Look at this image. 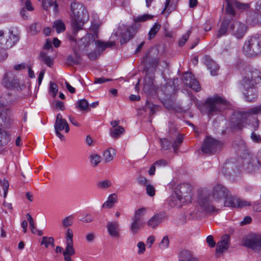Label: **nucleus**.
Here are the masks:
<instances>
[{"instance_id": "nucleus-16", "label": "nucleus", "mask_w": 261, "mask_h": 261, "mask_svg": "<svg viewBox=\"0 0 261 261\" xmlns=\"http://www.w3.org/2000/svg\"><path fill=\"white\" fill-rule=\"evenodd\" d=\"M184 84L187 86L191 88L195 91H199L201 87L199 82L195 79L194 76L191 73L186 72L182 77Z\"/></svg>"}, {"instance_id": "nucleus-11", "label": "nucleus", "mask_w": 261, "mask_h": 261, "mask_svg": "<svg viewBox=\"0 0 261 261\" xmlns=\"http://www.w3.org/2000/svg\"><path fill=\"white\" fill-rule=\"evenodd\" d=\"M221 145L222 144L220 142L208 137L204 140L201 146V151L204 153H213L219 150Z\"/></svg>"}, {"instance_id": "nucleus-49", "label": "nucleus", "mask_w": 261, "mask_h": 261, "mask_svg": "<svg viewBox=\"0 0 261 261\" xmlns=\"http://www.w3.org/2000/svg\"><path fill=\"white\" fill-rule=\"evenodd\" d=\"M97 186L100 189H107L112 186V182L109 179H106L97 182Z\"/></svg>"}, {"instance_id": "nucleus-58", "label": "nucleus", "mask_w": 261, "mask_h": 261, "mask_svg": "<svg viewBox=\"0 0 261 261\" xmlns=\"http://www.w3.org/2000/svg\"><path fill=\"white\" fill-rule=\"evenodd\" d=\"M147 194L151 197L155 195V189L154 187L150 184H147L146 188Z\"/></svg>"}, {"instance_id": "nucleus-40", "label": "nucleus", "mask_w": 261, "mask_h": 261, "mask_svg": "<svg viewBox=\"0 0 261 261\" xmlns=\"http://www.w3.org/2000/svg\"><path fill=\"white\" fill-rule=\"evenodd\" d=\"M89 105L88 101L85 99L79 100L76 103V107L82 111L90 110Z\"/></svg>"}, {"instance_id": "nucleus-37", "label": "nucleus", "mask_w": 261, "mask_h": 261, "mask_svg": "<svg viewBox=\"0 0 261 261\" xmlns=\"http://www.w3.org/2000/svg\"><path fill=\"white\" fill-rule=\"evenodd\" d=\"M124 132V128L121 126H118L116 128L110 129V135L113 138H118Z\"/></svg>"}, {"instance_id": "nucleus-57", "label": "nucleus", "mask_w": 261, "mask_h": 261, "mask_svg": "<svg viewBox=\"0 0 261 261\" xmlns=\"http://www.w3.org/2000/svg\"><path fill=\"white\" fill-rule=\"evenodd\" d=\"M235 6L241 10H248L250 8V4L248 3H241L239 2L234 3Z\"/></svg>"}, {"instance_id": "nucleus-5", "label": "nucleus", "mask_w": 261, "mask_h": 261, "mask_svg": "<svg viewBox=\"0 0 261 261\" xmlns=\"http://www.w3.org/2000/svg\"><path fill=\"white\" fill-rule=\"evenodd\" d=\"M257 84L249 76H244L240 84V89L247 101L254 102L257 98V92L255 85Z\"/></svg>"}, {"instance_id": "nucleus-1", "label": "nucleus", "mask_w": 261, "mask_h": 261, "mask_svg": "<svg viewBox=\"0 0 261 261\" xmlns=\"http://www.w3.org/2000/svg\"><path fill=\"white\" fill-rule=\"evenodd\" d=\"M228 195V190L223 186L218 184L213 188V197L214 201L210 200V196L206 193L199 195L198 203L201 211L205 214H217L220 212L219 207H222L223 200Z\"/></svg>"}, {"instance_id": "nucleus-12", "label": "nucleus", "mask_w": 261, "mask_h": 261, "mask_svg": "<svg viewBox=\"0 0 261 261\" xmlns=\"http://www.w3.org/2000/svg\"><path fill=\"white\" fill-rule=\"evenodd\" d=\"M14 118L11 110L4 108L0 113V127L9 128L13 124Z\"/></svg>"}, {"instance_id": "nucleus-42", "label": "nucleus", "mask_w": 261, "mask_h": 261, "mask_svg": "<svg viewBox=\"0 0 261 261\" xmlns=\"http://www.w3.org/2000/svg\"><path fill=\"white\" fill-rule=\"evenodd\" d=\"M53 28L56 29L58 33L64 32L66 28L64 23L60 19L57 20L54 22Z\"/></svg>"}, {"instance_id": "nucleus-64", "label": "nucleus", "mask_w": 261, "mask_h": 261, "mask_svg": "<svg viewBox=\"0 0 261 261\" xmlns=\"http://www.w3.org/2000/svg\"><path fill=\"white\" fill-rule=\"evenodd\" d=\"M255 12L261 15V0H258L255 7Z\"/></svg>"}, {"instance_id": "nucleus-48", "label": "nucleus", "mask_w": 261, "mask_h": 261, "mask_svg": "<svg viewBox=\"0 0 261 261\" xmlns=\"http://www.w3.org/2000/svg\"><path fill=\"white\" fill-rule=\"evenodd\" d=\"M191 33V30H189L186 34H184L182 36V37L179 39L178 42V44L179 46H182L186 43L188 38H189Z\"/></svg>"}, {"instance_id": "nucleus-54", "label": "nucleus", "mask_w": 261, "mask_h": 261, "mask_svg": "<svg viewBox=\"0 0 261 261\" xmlns=\"http://www.w3.org/2000/svg\"><path fill=\"white\" fill-rule=\"evenodd\" d=\"M41 25L39 23H35L30 27V30L33 34H36L40 31Z\"/></svg>"}, {"instance_id": "nucleus-9", "label": "nucleus", "mask_w": 261, "mask_h": 261, "mask_svg": "<svg viewBox=\"0 0 261 261\" xmlns=\"http://www.w3.org/2000/svg\"><path fill=\"white\" fill-rule=\"evenodd\" d=\"M2 83L7 89L17 90L20 89L19 81L17 75L12 71L5 73L2 80Z\"/></svg>"}, {"instance_id": "nucleus-39", "label": "nucleus", "mask_w": 261, "mask_h": 261, "mask_svg": "<svg viewBox=\"0 0 261 261\" xmlns=\"http://www.w3.org/2000/svg\"><path fill=\"white\" fill-rule=\"evenodd\" d=\"M153 17V16L148 14H144L142 15H140L138 16L134 17L133 20L135 23L139 22H144L147 20L152 19Z\"/></svg>"}, {"instance_id": "nucleus-18", "label": "nucleus", "mask_w": 261, "mask_h": 261, "mask_svg": "<svg viewBox=\"0 0 261 261\" xmlns=\"http://www.w3.org/2000/svg\"><path fill=\"white\" fill-rule=\"evenodd\" d=\"M204 64L207 66L212 75L217 74L219 69V65L208 56H205L203 58Z\"/></svg>"}, {"instance_id": "nucleus-63", "label": "nucleus", "mask_w": 261, "mask_h": 261, "mask_svg": "<svg viewBox=\"0 0 261 261\" xmlns=\"http://www.w3.org/2000/svg\"><path fill=\"white\" fill-rule=\"evenodd\" d=\"M137 247L139 248L138 253L141 254L144 253L145 251V244L142 242H140L137 244Z\"/></svg>"}, {"instance_id": "nucleus-60", "label": "nucleus", "mask_w": 261, "mask_h": 261, "mask_svg": "<svg viewBox=\"0 0 261 261\" xmlns=\"http://www.w3.org/2000/svg\"><path fill=\"white\" fill-rule=\"evenodd\" d=\"M50 90L52 92V96L53 97H55L58 91V89L57 88V86L54 83H50Z\"/></svg>"}, {"instance_id": "nucleus-32", "label": "nucleus", "mask_w": 261, "mask_h": 261, "mask_svg": "<svg viewBox=\"0 0 261 261\" xmlns=\"http://www.w3.org/2000/svg\"><path fill=\"white\" fill-rule=\"evenodd\" d=\"M225 199V200L223 202V205L224 206L238 207V205L239 204L238 201H239V199L233 197H228V196Z\"/></svg>"}, {"instance_id": "nucleus-24", "label": "nucleus", "mask_w": 261, "mask_h": 261, "mask_svg": "<svg viewBox=\"0 0 261 261\" xmlns=\"http://www.w3.org/2000/svg\"><path fill=\"white\" fill-rule=\"evenodd\" d=\"M230 18L225 17L221 23L220 27L218 31L217 35L218 37L225 35L227 34L228 25L230 23Z\"/></svg>"}, {"instance_id": "nucleus-52", "label": "nucleus", "mask_w": 261, "mask_h": 261, "mask_svg": "<svg viewBox=\"0 0 261 261\" xmlns=\"http://www.w3.org/2000/svg\"><path fill=\"white\" fill-rule=\"evenodd\" d=\"M73 232L70 228H67L66 232V243H73Z\"/></svg>"}, {"instance_id": "nucleus-26", "label": "nucleus", "mask_w": 261, "mask_h": 261, "mask_svg": "<svg viewBox=\"0 0 261 261\" xmlns=\"http://www.w3.org/2000/svg\"><path fill=\"white\" fill-rule=\"evenodd\" d=\"M144 222L132 218L131 223L129 224V231L133 234H137Z\"/></svg>"}, {"instance_id": "nucleus-17", "label": "nucleus", "mask_w": 261, "mask_h": 261, "mask_svg": "<svg viewBox=\"0 0 261 261\" xmlns=\"http://www.w3.org/2000/svg\"><path fill=\"white\" fill-rule=\"evenodd\" d=\"M230 243L229 236L225 234L223 236L217 245L216 251L217 253H222L227 250L229 247Z\"/></svg>"}, {"instance_id": "nucleus-51", "label": "nucleus", "mask_w": 261, "mask_h": 261, "mask_svg": "<svg viewBox=\"0 0 261 261\" xmlns=\"http://www.w3.org/2000/svg\"><path fill=\"white\" fill-rule=\"evenodd\" d=\"M90 161L94 166H96L101 161L100 156L94 154L90 156Z\"/></svg>"}, {"instance_id": "nucleus-7", "label": "nucleus", "mask_w": 261, "mask_h": 261, "mask_svg": "<svg viewBox=\"0 0 261 261\" xmlns=\"http://www.w3.org/2000/svg\"><path fill=\"white\" fill-rule=\"evenodd\" d=\"M137 32V27L136 24L132 26H128L123 24H120L113 35L116 37L120 36V42L121 44L126 43L130 40Z\"/></svg>"}, {"instance_id": "nucleus-35", "label": "nucleus", "mask_w": 261, "mask_h": 261, "mask_svg": "<svg viewBox=\"0 0 261 261\" xmlns=\"http://www.w3.org/2000/svg\"><path fill=\"white\" fill-rule=\"evenodd\" d=\"M146 208H140L135 211L134 215L132 218L144 222L143 217L146 213Z\"/></svg>"}, {"instance_id": "nucleus-19", "label": "nucleus", "mask_w": 261, "mask_h": 261, "mask_svg": "<svg viewBox=\"0 0 261 261\" xmlns=\"http://www.w3.org/2000/svg\"><path fill=\"white\" fill-rule=\"evenodd\" d=\"M55 129L56 135L61 140H64V136L60 133V131L65 129V132L68 133L69 131V126L66 121L64 122H55Z\"/></svg>"}, {"instance_id": "nucleus-61", "label": "nucleus", "mask_w": 261, "mask_h": 261, "mask_svg": "<svg viewBox=\"0 0 261 261\" xmlns=\"http://www.w3.org/2000/svg\"><path fill=\"white\" fill-rule=\"evenodd\" d=\"M147 78L146 77L145 79V84L144 85V90L145 91H149L152 88V87L153 86V81L152 80H149V81L148 83H147Z\"/></svg>"}, {"instance_id": "nucleus-8", "label": "nucleus", "mask_w": 261, "mask_h": 261, "mask_svg": "<svg viewBox=\"0 0 261 261\" xmlns=\"http://www.w3.org/2000/svg\"><path fill=\"white\" fill-rule=\"evenodd\" d=\"M19 37L13 30L5 32L0 31V48L5 50L12 47L19 40Z\"/></svg>"}, {"instance_id": "nucleus-15", "label": "nucleus", "mask_w": 261, "mask_h": 261, "mask_svg": "<svg viewBox=\"0 0 261 261\" xmlns=\"http://www.w3.org/2000/svg\"><path fill=\"white\" fill-rule=\"evenodd\" d=\"M175 194L179 197H181L186 202L190 201L192 192L191 186L187 183L178 185L175 190Z\"/></svg>"}, {"instance_id": "nucleus-28", "label": "nucleus", "mask_w": 261, "mask_h": 261, "mask_svg": "<svg viewBox=\"0 0 261 261\" xmlns=\"http://www.w3.org/2000/svg\"><path fill=\"white\" fill-rule=\"evenodd\" d=\"M227 3L226 7V13L228 18H230V21L232 19V17L235 15V12L232 7V4H234V0H225Z\"/></svg>"}, {"instance_id": "nucleus-13", "label": "nucleus", "mask_w": 261, "mask_h": 261, "mask_svg": "<svg viewBox=\"0 0 261 261\" xmlns=\"http://www.w3.org/2000/svg\"><path fill=\"white\" fill-rule=\"evenodd\" d=\"M250 115L247 112H241L234 113L231 119V128L233 130L241 129L243 126V123L247 117Z\"/></svg>"}, {"instance_id": "nucleus-3", "label": "nucleus", "mask_w": 261, "mask_h": 261, "mask_svg": "<svg viewBox=\"0 0 261 261\" xmlns=\"http://www.w3.org/2000/svg\"><path fill=\"white\" fill-rule=\"evenodd\" d=\"M228 102L223 97L217 95L208 97L201 108V111L206 114L209 117L221 112Z\"/></svg>"}, {"instance_id": "nucleus-47", "label": "nucleus", "mask_w": 261, "mask_h": 261, "mask_svg": "<svg viewBox=\"0 0 261 261\" xmlns=\"http://www.w3.org/2000/svg\"><path fill=\"white\" fill-rule=\"evenodd\" d=\"M66 249L63 254L73 255L75 253V251L73 246V243H66Z\"/></svg>"}, {"instance_id": "nucleus-46", "label": "nucleus", "mask_w": 261, "mask_h": 261, "mask_svg": "<svg viewBox=\"0 0 261 261\" xmlns=\"http://www.w3.org/2000/svg\"><path fill=\"white\" fill-rule=\"evenodd\" d=\"M41 245H44L46 248L48 247L49 245L54 246V239L52 237H43L41 243Z\"/></svg>"}, {"instance_id": "nucleus-59", "label": "nucleus", "mask_w": 261, "mask_h": 261, "mask_svg": "<svg viewBox=\"0 0 261 261\" xmlns=\"http://www.w3.org/2000/svg\"><path fill=\"white\" fill-rule=\"evenodd\" d=\"M251 139L255 143H260L261 142V136L254 132L252 133Z\"/></svg>"}, {"instance_id": "nucleus-6", "label": "nucleus", "mask_w": 261, "mask_h": 261, "mask_svg": "<svg viewBox=\"0 0 261 261\" xmlns=\"http://www.w3.org/2000/svg\"><path fill=\"white\" fill-rule=\"evenodd\" d=\"M243 50L248 57H254L261 53V35L256 34L246 41Z\"/></svg>"}, {"instance_id": "nucleus-50", "label": "nucleus", "mask_w": 261, "mask_h": 261, "mask_svg": "<svg viewBox=\"0 0 261 261\" xmlns=\"http://www.w3.org/2000/svg\"><path fill=\"white\" fill-rule=\"evenodd\" d=\"M169 244V238H168L167 236H165L163 238L161 243L159 244V246L161 249L164 250L168 247Z\"/></svg>"}, {"instance_id": "nucleus-21", "label": "nucleus", "mask_w": 261, "mask_h": 261, "mask_svg": "<svg viewBox=\"0 0 261 261\" xmlns=\"http://www.w3.org/2000/svg\"><path fill=\"white\" fill-rule=\"evenodd\" d=\"M107 227L108 233L111 237L117 238L119 236V224L118 222H109Z\"/></svg>"}, {"instance_id": "nucleus-2", "label": "nucleus", "mask_w": 261, "mask_h": 261, "mask_svg": "<svg viewBox=\"0 0 261 261\" xmlns=\"http://www.w3.org/2000/svg\"><path fill=\"white\" fill-rule=\"evenodd\" d=\"M71 10L72 15L71 34H68L67 37L72 42L76 41L77 32L82 30L83 24L89 19V14L85 8L81 4L72 3Z\"/></svg>"}, {"instance_id": "nucleus-53", "label": "nucleus", "mask_w": 261, "mask_h": 261, "mask_svg": "<svg viewBox=\"0 0 261 261\" xmlns=\"http://www.w3.org/2000/svg\"><path fill=\"white\" fill-rule=\"evenodd\" d=\"M248 113L253 115L261 114V104L259 106L250 108L248 110Z\"/></svg>"}, {"instance_id": "nucleus-27", "label": "nucleus", "mask_w": 261, "mask_h": 261, "mask_svg": "<svg viewBox=\"0 0 261 261\" xmlns=\"http://www.w3.org/2000/svg\"><path fill=\"white\" fill-rule=\"evenodd\" d=\"M246 76H249L251 80L255 81L256 84H258L261 82V73L257 69H254L249 71Z\"/></svg>"}, {"instance_id": "nucleus-23", "label": "nucleus", "mask_w": 261, "mask_h": 261, "mask_svg": "<svg viewBox=\"0 0 261 261\" xmlns=\"http://www.w3.org/2000/svg\"><path fill=\"white\" fill-rule=\"evenodd\" d=\"M187 202L181 197H179L174 193L170 197L169 201L170 205L172 207H181L182 205Z\"/></svg>"}, {"instance_id": "nucleus-62", "label": "nucleus", "mask_w": 261, "mask_h": 261, "mask_svg": "<svg viewBox=\"0 0 261 261\" xmlns=\"http://www.w3.org/2000/svg\"><path fill=\"white\" fill-rule=\"evenodd\" d=\"M28 64L25 63H22L19 64L15 65L13 67V69L16 71H20L22 69H24L28 67Z\"/></svg>"}, {"instance_id": "nucleus-20", "label": "nucleus", "mask_w": 261, "mask_h": 261, "mask_svg": "<svg viewBox=\"0 0 261 261\" xmlns=\"http://www.w3.org/2000/svg\"><path fill=\"white\" fill-rule=\"evenodd\" d=\"M178 261H198L193 253L187 249H182L178 253Z\"/></svg>"}, {"instance_id": "nucleus-41", "label": "nucleus", "mask_w": 261, "mask_h": 261, "mask_svg": "<svg viewBox=\"0 0 261 261\" xmlns=\"http://www.w3.org/2000/svg\"><path fill=\"white\" fill-rule=\"evenodd\" d=\"M73 219L74 216L73 215L65 217L62 221V226L64 228H68V227L72 225Z\"/></svg>"}, {"instance_id": "nucleus-36", "label": "nucleus", "mask_w": 261, "mask_h": 261, "mask_svg": "<svg viewBox=\"0 0 261 261\" xmlns=\"http://www.w3.org/2000/svg\"><path fill=\"white\" fill-rule=\"evenodd\" d=\"M39 59L49 67H51L53 65V59L47 56L44 52H41L40 53Z\"/></svg>"}, {"instance_id": "nucleus-43", "label": "nucleus", "mask_w": 261, "mask_h": 261, "mask_svg": "<svg viewBox=\"0 0 261 261\" xmlns=\"http://www.w3.org/2000/svg\"><path fill=\"white\" fill-rule=\"evenodd\" d=\"M160 28L161 25L157 23H155L153 25V27L150 29L148 34L149 40H151L155 36V35L160 30Z\"/></svg>"}, {"instance_id": "nucleus-25", "label": "nucleus", "mask_w": 261, "mask_h": 261, "mask_svg": "<svg viewBox=\"0 0 261 261\" xmlns=\"http://www.w3.org/2000/svg\"><path fill=\"white\" fill-rule=\"evenodd\" d=\"M164 219V216L159 214L153 216L147 222V225L153 229L156 228L160 224Z\"/></svg>"}, {"instance_id": "nucleus-38", "label": "nucleus", "mask_w": 261, "mask_h": 261, "mask_svg": "<svg viewBox=\"0 0 261 261\" xmlns=\"http://www.w3.org/2000/svg\"><path fill=\"white\" fill-rule=\"evenodd\" d=\"M158 109H159L158 106H155L149 101H147L146 105L144 108V110L145 112H148L150 116H151L155 113L156 110Z\"/></svg>"}, {"instance_id": "nucleus-45", "label": "nucleus", "mask_w": 261, "mask_h": 261, "mask_svg": "<svg viewBox=\"0 0 261 261\" xmlns=\"http://www.w3.org/2000/svg\"><path fill=\"white\" fill-rule=\"evenodd\" d=\"M183 137L181 135H178L176 139L174 141V142L172 144V147L175 152H177L178 150L179 146L182 143L183 141Z\"/></svg>"}, {"instance_id": "nucleus-10", "label": "nucleus", "mask_w": 261, "mask_h": 261, "mask_svg": "<svg viewBox=\"0 0 261 261\" xmlns=\"http://www.w3.org/2000/svg\"><path fill=\"white\" fill-rule=\"evenodd\" d=\"M243 246L254 250L261 249V234H251L245 237L242 242Z\"/></svg>"}, {"instance_id": "nucleus-33", "label": "nucleus", "mask_w": 261, "mask_h": 261, "mask_svg": "<svg viewBox=\"0 0 261 261\" xmlns=\"http://www.w3.org/2000/svg\"><path fill=\"white\" fill-rule=\"evenodd\" d=\"M116 155V151L114 148H109L103 152V158L106 162L112 161Z\"/></svg>"}, {"instance_id": "nucleus-30", "label": "nucleus", "mask_w": 261, "mask_h": 261, "mask_svg": "<svg viewBox=\"0 0 261 261\" xmlns=\"http://www.w3.org/2000/svg\"><path fill=\"white\" fill-rule=\"evenodd\" d=\"M81 56L74 50V55H69L67 58V63L69 65H77L80 63Z\"/></svg>"}, {"instance_id": "nucleus-56", "label": "nucleus", "mask_w": 261, "mask_h": 261, "mask_svg": "<svg viewBox=\"0 0 261 261\" xmlns=\"http://www.w3.org/2000/svg\"><path fill=\"white\" fill-rule=\"evenodd\" d=\"M0 185L1 186H2V187L4 189V197H6V196L7 194L9 186L8 181L6 179H4L3 180H2L1 179H0Z\"/></svg>"}, {"instance_id": "nucleus-22", "label": "nucleus", "mask_w": 261, "mask_h": 261, "mask_svg": "<svg viewBox=\"0 0 261 261\" xmlns=\"http://www.w3.org/2000/svg\"><path fill=\"white\" fill-rule=\"evenodd\" d=\"M249 162L247 168L250 172H252L255 168L261 167V152H258L257 158L249 157Z\"/></svg>"}, {"instance_id": "nucleus-55", "label": "nucleus", "mask_w": 261, "mask_h": 261, "mask_svg": "<svg viewBox=\"0 0 261 261\" xmlns=\"http://www.w3.org/2000/svg\"><path fill=\"white\" fill-rule=\"evenodd\" d=\"M160 143L163 149L165 150L168 149L170 147V142L167 139L164 138L160 139Z\"/></svg>"}, {"instance_id": "nucleus-29", "label": "nucleus", "mask_w": 261, "mask_h": 261, "mask_svg": "<svg viewBox=\"0 0 261 261\" xmlns=\"http://www.w3.org/2000/svg\"><path fill=\"white\" fill-rule=\"evenodd\" d=\"M117 201V196L116 194H112L109 196L107 201L105 202L102 207L104 208H112L114 204Z\"/></svg>"}, {"instance_id": "nucleus-44", "label": "nucleus", "mask_w": 261, "mask_h": 261, "mask_svg": "<svg viewBox=\"0 0 261 261\" xmlns=\"http://www.w3.org/2000/svg\"><path fill=\"white\" fill-rule=\"evenodd\" d=\"M14 99L10 94H6L3 95L0 99V102L3 105H8L12 103Z\"/></svg>"}, {"instance_id": "nucleus-14", "label": "nucleus", "mask_w": 261, "mask_h": 261, "mask_svg": "<svg viewBox=\"0 0 261 261\" xmlns=\"http://www.w3.org/2000/svg\"><path fill=\"white\" fill-rule=\"evenodd\" d=\"M247 25L239 21L232 23L229 28V31L232 35L238 39L243 37L247 30Z\"/></svg>"}, {"instance_id": "nucleus-4", "label": "nucleus", "mask_w": 261, "mask_h": 261, "mask_svg": "<svg viewBox=\"0 0 261 261\" xmlns=\"http://www.w3.org/2000/svg\"><path fill=\"white\" fill-rule=\"evenodd\" d=\"M96 37H97L96 35L87 34L85 37L81 38L78 42L79 49L82 51H85L86 48L91 44L94 43L98 47V51H99L100 49V51H102L106 48L111 47L115 45L114 41L103 42L99 40L95 41Z\"/></svg>"}, {"instance_id": "nucleus-31", "label": "nucleus", "mask_w": 261, "mask_h": 261, "mask_svg": "<svg viewBox=\"0 0 261 261\" xmlns=\"http://www.w3.org/2000/svg\"><path fill=\"white\" fill-rule=\"evenodd\" d=\"M10 140V137L9 133L0 127V145H7Z\"/></svg>"}, {"instance_id": "nucleus-34", "label": "nucleus", "mask_w": 261, "mask_h": 261, "mask_svg": "<svg viewBox=\"0 0 261 261\" xmlns=\"http://www.w3.org/2000/svg\"><path fill=\"white\" fill-rule=\"evenodd\" d=\"M57 0H43L42 6L43 9L47 10L48 7H53L54 10L55 12L58 11V5L57 3Z\"/></svg>"}]
</instances>
